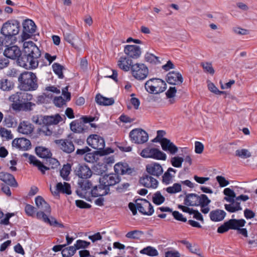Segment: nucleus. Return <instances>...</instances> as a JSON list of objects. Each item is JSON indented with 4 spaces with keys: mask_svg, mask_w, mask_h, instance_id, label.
<instances>
[{
    "mask_svg": "<svg viewBox=\"0 0 257 257\" xmlns=\"http://www.w3.org/2000/svg\"><path fill=\"white\" fill-rule=\"evenodd\" d=\"M23 48V54L17 60L18 64L27 69H36L39 65L41 51L32 41L24 42Z\"/></svg>",
    "mask_w": 257,
    "mask_h": 257,
    "instance_id": "obj_1",
    "label": "nucleus"
},
{
    "mask_svg": "<svg viewBox=\"0 0 257 257\" xmlns=\"http://www.w3.org/2000/svg\"><path fill=\"white\" fill-rule=\"evenodd\" d=\"M19 88L25 91H34L38 87V78L35 73L24 71L18 77Z\"/></svg>",
    "mask_w": 257,
    "mask_h": 257,
    "instance_id": "obj_2",
    "label": "nucleus"
},
{
    "mask_svg": "<svg viewBox=\"0 0 257 257\" xmlns=\"http://www.w3.org/2000/svg\"><path fill=\"white\" fill-rule=\"evenodd\" d=\"M20 26V22L16 20H9L5 23L1 30V33L3 37H0V43L2 45H6V39L10 40L19 34Z\"/></svg>",
    "mask_w": 257,
    "mask_h": 257,
    "instance_id": "obj_3",
    "label": "nucleus"
},
{
    "mask_svg": "<svg viewBox=\"0 0 257 257\" xmlns=\"http://www.w3.org/2000/svg\"><path fill=\"white\" fill-rule=\"evenodd\" d=\"M88 145L92 148L97 150L96 154L100 156H104L113 153V150L107 148L104 149L105 142L103 138L97 135H91L87 139Z\"/></svg>",
    "mask_w": 257,
    "mask_h": 257,
    "instance_id": "obj_4",
    "label": "nucleus"
},
{
    "mask_svg": "<svg viewBox=\"0 0 257 257\" xmlns=\"http://www.w3.org/2000/svg\"><path fill=\"white\" fill-rule=\"evenodd\" d=\"M145 87L147 91L150 93L159 94L166 89L167 84L161 79L152 78L145 83Z\"/></svg>",
    "mask_w": 257,
    "mask_h": 257,
    "instance_id": "obj_5",
    "label": "nucleus"
},
{
    "mask_svg": "<svg viewBox=\"0 0 257 257\" xmlns=\"http://www.w3.org/2000/svg\"><path fill=\"white\" fill-rule=\"evenodd\" d=\"M44 125L40 128V133L46 136H51L53 132L51 125L57 124L62 120L61 116L58 114L51 116H44Z\"/></svg>",
    "mask_w": 257,
    "mask_h": 257,
    "instance_id": "obj_6",
    "label": "nucleus"
},
{
    "mask_svg": "<svg viewBox=\"0 0 257 257\" xmlns=\"http://www.w3.org/2000/svg\"><path fill=\"white\" fill-rule=\"evenodd\" d=\"M140 155L143 158L155 160H166L167 158L166 154L159 149L150 147L144 149Z\"/></svg>",
    "mask_w": 257,
    "mask_h": 257,
    "instance_id": "obj_7",
    "label": "nucleus"
},
{
    "mask_svg": "<svg viewBox=\"0 0 257 257\" xmlns=\"http://www.w3.org/2000/svg\"><path fill=\"white\" fill-rule=\"evenodd\" d=\"M245 223V221L243 219H231L220 226L217 229V232L219 233H223L229 229H235L238 228V227L244 226Z\"/></svg>",
    "mask_w": 257,
    "mask_h": 257,
    "instance_id": "obj_8",
    "label": "nucleus"
},
{
    "mask_svg": "<svg viewBox=\"0 0 257 257\" xmlns=\"http://www.w3.org/2000/svg\"><path fill=\"white\" fill-rule=\"evenodd\" d=\"M132 75L139 80H144L149 74L148 67L143 63H136L132 66Z\"/></svg>",
    "mask_w": 257,
    "mask_h": 257,
    "instance_id": "obj_9",
    "label": "nucleus"
},
{
    "mask_svg": "<svg viewBox=\"0 0 257 257\" xmlns=\"http://www.w3.org/2000/svg\"><path fill=\"white\" fill-rule=\"evenodd\" d=\"M131 141L136 144H142L148 140V135L147 132L141 128H135L130 133Z\"/></svg>",
    "mask_w": 257,
    "mask_h": 257,
    "instance_id": "obj_10",
    "label": "nucleus"
},
{
    "mask_svg": "<svg viewBox=\"0 0 257 257\" xmlns=\"http://www.w3.org/2000/svg\"><path fill=\"white\" fill-rule=\"evenodd\" d=\"M23 31L21 34L22 40L28 39L35 32L36 26L35 23L31 20L27 19L22 23Z\"/></svg>",
    "mask_w": 257,
    "mask_h": 257,
    "instance_id": "obj_11",
    "label": "nucleus"
},
{
    "mask_svg": "<svg viewBox=\"0 0 257 257\" xmlns=\"http://www.w3.org/2000/svg\"><path fill=\"white\" fill-rule=\"evenodd\" d=\"M139 211L141 213L151 215L154 212V209L151 204L146 199H138L135 201Z\"/></svg>",
    "mask_w": 257,
    "mask_h": 257,
    "instance_id": "obj_12",
    "label": "nucleus"
},
{
    "mask_svg": "<svg viewBox=\"0 0 257 257\" xmlns=\"http://www.w3.org/2000/svg\"><path fill=\"white\" fill-rule=\"evenodd\" d=\"M100 184L105 187L109 188V186H113L120 181V178L116 174H110L101 176L99 178Z\"/></svg>",
    "mask_w": 257,
    "mask_h": 257,
    "instance_id": "obj_13",
    "label": "nucleus"
},
{
    "mask_svg": "<svg viewBox=\"0 0 257 257\" xmlns=\"http://www.w3.org/2000/svg\"><path fill=\"white\" fill-rule=\"evenodd\" d=\"M33 98V95L27 92H17L10 97V100L13 103H20L31 101Z\"/></svg>",
    "mask_w": 257,
    "mask_h": 257,
    "instance_id": "obj_14",
    "label": "nucleus"
},
{
    "mask_svg": "<svg viewBox=\"0 0 257 257\" xmlns=\"http://www.w3.org/2000/svg\"><path fill=\"white\" fill-rule=\"evenodd\" d=\"M50 189L54 196H59V193H65L68 195L71 194L70 185L66 182H64V184L61 182L58 183L54 189H52L51 187Z\"/></svg>",
    "mask_w": 257,
    "mask_h": 257,
    "instance_id": "obj_15",
    "label": "nucleus"
},
{
    "mask_svg": "<svg viewBox=\"0 0 257 257\" xmlns=\"http://www.w3.org/2000/svg\"><path fill=\"white\" fill-rule=\"evenodd\" d=\"M124 52L127 57L137 59L141 54V50L139 46L135 45H128L125 46Z\"/></svg>",
    "mask_w": 257,
    "mask_h": 257,
    "instance_id": "obj_16",
    "label": "nucleus"
},
{
    "mask_svg": "<svg viewBox=\"0 0 257 257\" xmlns=\"http://www.w3.org/2000/svg\"><path fill=\"white\" fill-rule=\"evenodd\" d=\"M75 174L79 178L83 179H88L92 175V171L86 165L79 164L75 169Z\"/></svg>",
    "mask_w": 257,
    "mask_h": 257,
    "instance_id": "obj_17",
    "label": "nucleus"
},
{
    "mask_svg": "<svg viewBox=\"0 0 257 257\" xmlns=\"http://www.w3.org/2000/svg\"><path fill=\"white\" fill-rule=\"evenodd\" d=\"M23 156L28 159V161L30 164H33L34 166L37 167L42 174H44L46 170H49V167L44 165L40 161L37 160L34 156L26 153L23 154Z\"/></svg>",
    "mask_w": 257,
    "mask_h": 257,
    "instance_id": "obj_18",
    "label": "nucleus"
},
{
    "mask_svg": "<svg viewBox=\"0 0 257 257\" xmlns=\"http://www.w3.org/2000/svg\"><path fill=\"white\" fill-rule=\"evenodd\" d=\"M4 54L5 56L12 59H19L22 55L21 51L17 46H12L8 47L4 51Z\"/></svg>",
    "mask_w": 257,
    "mask_h": 257,
    "instance_id": "obj_19",
    "label": "nucleus"
},
{
    "mask_svg": "<svg viewBox=\"0 0 257 257\" xmlns=\"http://www.w3.org/2000/svg\"><path fill=\"white\" fill-rule=\"evenodd\" d=\"M162 149L171 154L174 155L177 153L178 149L173 143L167 138H164L160 141Z\"/></svg>",
    "mask_w": 257,
    "mask_h": 257,
    "instance_id": "obj_20",
    "label": "nucleus"
},
{
    "mask_svg": "<svg viewBox=\"0 0 257 257\" xmlns=\"http://www.w3.org/2000/svg\"><path fill=\"white\" fill-rule=\"evenodd\" d=\"M141 185L147 187L155 189L158 187V181L150 175H145L140 178Z\"/></svg>",
    "mask_w": 257,
    "mask_h": 257,
    "instance_id": "obj_21",
    "label": "nucleus"
},
{
    "mask_svg": "<svg viewBox=\"0 0 257 257\" xmlns=\"http://www.w3.org/2000/svg\"><path fill=\"white\" fill-rule=\"evenodd\" d=\"M197 206H200L201 211L204 214L208 213L210 211L209 204L211 200L208 197L203 194L199 195Z\"/></svg>",
    "mask_w": 257,
    "mask_h": 257,
    "instance_id": "obj_22",
    "label": "nucleus"
},
{
    "mask_svg": "<svg viewBox=\"0 0 257 257\" xmlns=\"http://www.w3.org/2000/svg\"><path fill=\"white\" fill-rule=\"evenodd\" d=\"M114 169L117 175H130L133 172V169L130 168L128 165L125 163L116 164L114 166Z\"/></svg>",
    "mask_w": 257,
    "mask_h": 257,
    "instance_id": "obj_23",
    "label": "nucleus"
},
{
    "mask_svg": "<svg viewBox=\"0 0 257 257\" xmlns=\"http://www.w3.org/2000/svg\"><path fill=\"white\" fill-rule=\"evenodd\" d=\"M146 171L150 175L156 177H159L163 172L161 165L157 163L148 165L146 166Z\"/></svg>",
    "mask_w": 257,
    "mask_h": 257,
    "instance_id": "obj_24",
    "label": "nucleus"
},
{
    "mask_svg": "<svg viewBox=\"0 0 257 257\" xmlns=\"http://www.w3.org/2000/svg\"><path fill=\"white\" fill-rule=\"evenodd\" d=\"M12 146L20 150H27L31 147V142L24 138L15 139L13 141Z\"/></svg>",
    "mask_w": 257,
    "mask_h": 257,
    "instance_id": "obj_25",
    "label": "nucleus"
},
{
    "mask_svg": "<svg viewBox=\"0 0 257 257\" xmlns=\"http://www.w3.org/2000/svg\"><path fill=\"white\" fill-rule=\"evenodd\" d=\"M35 105V104L29 101L20 103H12L11 107L12 109L17 111H30L32 109V107Z\"/></svg>",
    "mask_w": 257,
    "mask_h": 257,
    "instance_id": "obj_26",
    "label": "nucleus"
},
{
    "mask_svg": "<svg viewBox=\"0 0 257 257\" xmlns=\"http://www.w3.org/2000/svg\"><path fill=\"white\" fill-rule=\"evenodd\" d=\"M56 144L60 146L61 149L67 153H70L74 151L75 148L71 141L63 140H57L55 141Z\"/></svg>",
    "mask_w": 257,
    "mask_h": 257,
    "instance_id": "obj_27",
    "label": "nucleus"
},
{
    "mask_svg": "<svg viewBox=\"0 0 257 257\" xmlns=\"http://www.w3.org/2000/svg\"><path fill=\"white\" fill-rule=\"evenodd\" d=\"M183 77L179 73L174 71L169 72L167 74V82L171 84H180L183 82Z\"/></svg>",
    "mask_w": 257,
    "mask_h": 257,
    "instance_id": "obj_28",
    "label": "nucleus"
},
{
    "mask_svg": "<svg viewBox=\"0 0 257 257\" xmlns=\"http://www.w3.org/2000/svg\"><path fill=\"white\" fill-rule=\"evenodd\" d=\"M0 180L12 187H16L18 185L15 177L8 173L0 172Z\"/></svg>",
    "mask_w": 257,
    "mask_h": 257,
    "instance_id": "obj_29",
    "label": "nucleus"
},
{
    "mask_svg": "<svg viewBox=\"0 0 257 257\" xmlns=\"http://www.w3.org/2000/svg\"><path fill=\"white\" fill-rule=\"evenodd\" d=\"M132 61L128 57L122 56L120 57L117 62L118 67L124 71H128L131 69Z\"/></svg>",
    "mask_w": 257,
    "mask_h": 257,
    "instance_id": "obj_30",
    "label": "nucleus"
},
{
    "mask_svg": "<svg viewBox=\"0 0 257 257\" xmlns=\"http://www.w3.org/2000/svg\"><path fill=\"white\" fill-rule=\"evenodd\" d=\"M34 127L33 125L27 121H23L21 122L18 127L19 133L29 135L32 133Z\"/></svg>",
    "mask_w": 257,
    "mask_h": 257,
    "instance_id": "obj_31",
    "label": "nucleus"
},
{
    "mask_svg": "<svg viewBox=\"0 0 257 257\" xmlns=\"http://www.w3.org/2000/svg\"><path fill=\"white\" fill-rule=\"evenodd\" d=\"M35 203L38 209L45 211L46 213H50V206L44 200V199L41 196H38L35 198Z\"/></svg>",
    "mask_w": 257,
    "mask_h": 257,
    "instance_id": "obj_32",
    "label": "nucleus"
},
{
    "mask_svg": "<svg viewBox=\"0 0 257 257\" xmlns=\"http://www.w3.org/2000/svg\"><path fill=\"white\" fill-rule=\"evenodd\" d=\"M109 188L105 187L103 185L100 184L98 186H95L91 191L92 196L97 197L106 195L108 194Z\"/></svg>",
    "mask_w": 257,
    "mask_h": 257,
    "instance_id": "obj_33",
    "label": "nucleus"
},
{
    "mask_svg": "<svg viewBox=\"0 0 257 257\" xmlns=\"http://www.w3.org/2000/svg\"><path fill=\"white\" fill-rule=\"evenodd\" d=\"M71 130L75 133H81L86 131L87 127L81 121L75 120L70 123Z\"/></svg>",
    "mask_w": 257,
    "mask_h": 257,
    "instance_id": "obj_34",
    "label": "nucleus"
},
{
    "mask_svg": "<svg viewBox=\"0 0 257 257\" xmlns=\"http://www.w3.org/2000/svg\"><path fill=\"white\" fill-rule=\"evenodd\" d=\"M225 215V212L220 209L212 210L209 213L210 219L212 221L215 222L222 220L224 218Z\"/></svg>",
    "mask_w": 257,
    "mask_h": 257,
    "instance_id": "obj_35",
    "label": "nucleus"
},
{
    "mask_svg": "<svg viewBox=\"0 0 257 257\" xmlns=\"http://www.w3.org/2000/svg\"><path fill=\"white\" fill-rule=\"evenodd\" d=\"M95 101L97 104L100 105H111L114 103V100L113 98H107L103 96L100 94L96 95Z\"/></svg>",
    "mask_w": 257,
    "mask_h": 257,
    "instance_id": "obj_36",
    "label": "nucleus"
},
{
    "mask_svg": "<svg viewBox=\"0 0 257 257\" xmlns=\"http://www.w3.org/2000/svg\"><path fill=\"white\" fill-rule=\"evenodd\" d=\"M199 195L196 194H189L184 199V204L187 206H197Z\"/></svg>",
    "mask_w": 257,
    "mask_h": 257,
    "instance_id": "obj_37",
    "label": "nucleus"
},
{
    "mask_svg": "<svg viewBox=\"0 0 257 257\" xmlns=\"http://www.w3.org/2000/svg\"><path fill=\"white\" fill-rule=\"evenodd\" d=\"M37 155L41 158L48 159L51 156L50 151L43 147H37L35 149Z\"/></svg>",
    "mask_w": 257,
    "mask_h": 257,
    "instance_id": "obj_38",
    "label": "nucleus"
},
{
    "mask_svg": "<svg viewBox=\"0 0 257 257\" xmlns=\"http://www.w3.org/2000/svg\"><path fill=\"white\" fill-rule=\"evenodd\" d=\"M180 242L185 245L192 253L200 255L199 248L196 244H192L186 240H182Z\"/></svg>",
    "mask_w": 257,
    "mask_h": 257,
    "instance_id": "obj_39",
    "label": "nucleus"
},
{
    "mask_svg": "<svg viewBox=\"0 0 257 257\" xmlns=\"http://www.w3.org/2000/svg\"><path fill=\"white\" fill-rule=\"evenodd\" d=\"M144 234V232L141 230H134L128 232L125 237L132 239L140 240Z\"/></svg>",
    "mask_w": 257,
    "mask_h": 257,
    "instance_id": "obj_40",
    "label": "nucleus"
},
{
    "mask_svg": "<svg viewBox=\"0 0 257 257\" xmlns=\"http://www.w3.org/2000/svg\"><path fill=\"white\" fill-rule=\"evenodd\" d=\"M142 254H147L151 256H156L159 254L158 250L152 246H147L140 251Z\"/></svg>",
    "mask_w": 257,
    "mask_h": 257,
    "instance_id": "obj_41",
    "label": "nucleus"
},
{
    "mask_svg": "<svg viewBox=\"0 0 257 257\" xmlns=\"http://www.w3.org/2000/svg\"><path fill=\"white\" fill-rule=\"evenodd\" d=\"M78 186L81 191H87L90 189L92 184L87 179H83L78 181Z\"/></svg>",
    "mask_w": 257,
    "mask_h": 257,
    "instance_id": "obj_42",
    "label": "nucleus"
},
{
    "mask_svg": "<svg viewBox=\"0 0 257 257\" xmlns=\"http://www.w3.org/2000/svg\"><path fill=\"white\" fill-rule=\"evenodd\" d=\"M76 248L74 246H71L63 248L62 250L61 253L63 257H71L76 252Z\"/></svg>",
    "mask_w": 257,
    "mask_h": 257,
    "instance_id": "obj_43",
    "label": "nucleus"
},
{
    "mask_svg": "<svg viewBox=\"0 0 257 257\" xmlns=\"http://www.w3.org/2000/svg\"><path fill=\"white\" fill-rule=\"evenodd\" d=\"M71 166L69 164L65 165L63 166L62 169L60 170V175L63 179L68 181L69 180L68 176L70 173Z\"/></svg>",
    "mask_w": 257,
    "mask_h": 257,
    "instance_id": "obj_44",
    "label": "nucleus"
},
{
    "mask_svg": "<svg viewBox=\"0 0 257 257\" xmlns=\"http://www.w3.org/2000/svg\"><path fill=\"white\" fill-rule=\"evenodd\" d=\"M13 87V85L8 79L0 81V88L4 91H9Z\"/></svg>",
    "mask_w": 257,
    "mask_h": 257,
    "instance_id": "obj_45",
    "label": "nucleus"
},
{
    "mask_svg": "<svg viewBox=\"0 0 257 257\" xmlns=\"http://www.w3.org/2000/svg\"><path fill=\"white\" fill-rule=\"evenodd\" d=\"M183 161L184 159L179 156L172 157L170 161L172 165L176 168H181Z\"/></svg>",
    "mask_w": 257,
    "mask_h": 257,
    "instance_id": "obj_46",
    "label": "nucleus"
},
{
    "mask_svg": "<svg viewBox=\"0 0 257 257\" xmlns=\"http://www.w3.org/2000/svg\"><path fill=\"white\" fill-rule=\"evenodd\" d=\"M53 69L54 72L60 78H63L64 77L62 70L64 67L60 64L55 63L52 65Z\"/></svg>",
    "mask_w": 257,
    "mask_h": 257,
    "instance_id": "obj_47",
    "label": "nucleus"
},
{
    "mask_svg": "<svg viewBox=\"0 0 257 257\" xmlns=\"http://www.w3.org/2000/svg\"><path fill=\"white\" fill-rule=\"evenodd\" d=\"M166 191L170 194H174L181 191V185L179 183H175L172 186L167 187Z\"/></svg>",
    "mask_w": 257,
    "mask_h": 257,
    "instance_id": "obj_48",
    "label": "nucleus"
},
{
    "mask_svg": "<svg viewBox=\"0 0 257 257\" xmlns=\"http://www.w3.org/2000/svg\"><path fill=\"white\" fill-rule=\"evenodd\" d=\"M94 170L97 175H101L107 170L106 165L103 163H98L94 166Z\"/></svg>",
    "mask_w": 257,
    "mask_h": 257,
    "instance_id": "obj_49",
    "label": "nucleus"
},
{
    "mask_svg": "<svg viewBox=\"0 0 257 257\" xmlns=\"http://www.w3.org/2000/svg\"><path fill=\"white\" fill-rule=\"evenodd\" d=\"M235 155L242 159H246L251 156L250 152L246 149L236 150L235 151Z\"/></svg>",
    "mask_w": 257,
    "mask_h": 257,
    "instance_id": "obj_50",
    "label": "nucleus"
},
{
    "mask_svg": "<svg viewBox=\"0 0 257 257\" xmlns=\"http://www.w3.org/2000/svg\"><path fill=\"white\" fill-rule=\"evenodd\" d=\"M153 202L157 205H160L165 201V198L161 195L160 192H157L153 197Z\"/></svg>",
    "mask_w": 257,
    "mask_h": 257,
    "instance_id": "obj_51",
    "label": "nucleus"
},
{
    "mask_svg": "<svg viewBox=\"0 0 257 257\" xmlns=\"http://www.w3.org/2000/svg\"><path fill=\"white\" fill-rule=\"evenodd\" d=\"M89 244V242L79 239L76 241V242L74 244V246H75V248H76V250L77 249H79L80 248H85L87 247Z\"/></svg>",
    "mask_w": 257,
    "mask_h": 257,
    "instance_id": "obj_52",
    "label": "nucleus"
},
{
    "mask_svg": "<svg viewBox=\"0 0 257 257\" xmlns=\"http://www.w3.org/2000/svg\"><path fill=\"white\" fill-rule=\"evenodd\" d=\"M201 66L203 67L204 70L211 74L214 73V70L212 66V64L209 62H202Z\"/></svg>",
    "mask_w": 257,
    "mask_h": 257,
    "instance_id": "obj_53",
    "label": "nucleus"
},
{
    "mask_svg": "<svg viewBox=\"0 0 257 257\" xmlns=\"http://www.w3.org/2000/svg\"><path fill=\"white\" fill-rule=\"evenodd\" d=\"M0 135L3 138H5L8 140L12 139L13 138V136L12 134L11 131L8 130L5 128H0Z\"/></svg>",
    "mask_w": 257,
    "mask_h": 257,
    "instance_id": "obj_54",
    "label": "nucleus"
},
{
    "mask_svg": "<svg viewBox=\"0 0 257 257\" xmlns=\"http://www.w3.org/2000/svg\"><path fill=\"white\" fill-rule=\"evenodd\" d=\"M159 58L156 57L154 55L147 53L145 55V59L147 62L153 63H157V62L160 63V61L158 60Z\"/></svg>",
    "mask_w": 257,
    "mask_h": 257,
    "instance_id": "obj_55",
    "label": "nucleus"
},
{
    "mask_svg": "<svg viewBox=\"0 0 257 257\" xmlns=\"http://www.w3.org/2000/svg\"><path fill=\"white\" fill-rule=\"evenodd\" d=\"M6 125L8 127H15L17 125V122L14 118L9 116L5 119Z\"/></svg>",
    "mask_w": 257,
    "mask_h": 257,
    "instance_id": "obj_56",
    "label": "nucleus"
},
{
    "mask_svg": "<svg viewBox=\"0 0 257 257\" xmlns=\"http://www.w3.org/2000/svg\"><path fill=\"white\" fill-rule=\"evenodd\" d=\"M208 89L212 92V93H214L216 94H221L225 93L224 91H220L218 90V89L215 86V85L211 82H209L208 83Z\"/></svg>",
    "mask_w": 257,
    "mask_h": 257,
    "instance_id": "obj_57",
    "label": "nucleus"
},
{
    "mask_svg": "<svg viewBox=\"0 0 257 257\" xmlns=\"http://www.w3.org/2000/svg\"><path fill=\"white\" fill-rule=\"evenodd\" d=\"M44 116L42 115H34L32 118L33 122L39 125H44Z\"/></svg>",
    "mask_w": 257,
    "mask_h": 257,
    "instance_id": "obj_58",
    "label": "nucleus"
},
{
    "mask_svg": "<svg viewBox=\"0 0 257 257\" xmlns=\"http://www.w3.org/2000/svg\"><path fill=\"white\" fill-rule=\"evenodd\" d=\"M47 164L50 166L51 168H56L59 166V163L57 160L50 157L47 160Z\"/></svg>",
    "mask_w": 257,
    "mask_h": 257,
    "instance_id": "obj_59",
    "label": "nucleus"
},
{
    "mask_svg": "<svg viewBox=\"0 0 257 257\" xmlns=\"http://www.w3.org/2000/svg\"><path fill=\"white\" fill-rule=\"evenodd\" d=\"M216 179L220 186L221 187L226 186L229 183L228 181L226 180L224 177L221 176H217Z\"/></svg>",
    "mask_w": 257,
    "mask_h": 257,
    "instance_id": "obj_60",
    "label": "nucleus"
},
{
    "mask_svg": "<svg viewBox=\"0 0 257 257\" xmlns=\"http://www.w3.org/2000/svg\"><path fill=\"white\" fill-rule=\"evenodd\" d=\"M66 100L64 99L62 96L56 97L54 98L53 102L57 107H61L65 104Z\"/></svg>",
    "mask_w": 257,
    "mask_h": 257,
    "instance_id": "obj_61",
    "label": "nucleus"
},
{
    "mask_svg": "<svg viewBox=\"0 0 257 257\" xmlns=\"http://www.w3.org/2000/svg\"><path fill=\"white\" fill-rule=\"evenodd\" d=\"M25 212L26 214L30 216H33L35 212V208L31 205L27 204L25 206Z\"/></svg>",
    "mask_w": 257,
    "mask_h": 257,
    "instance_id": "obj_62",
    "label": "nucleus"
},
{
    "mask_svg": "<svg viewBox=\"0 0 257 257\" xmlns=\"http://www.w3.org/2000/svg\"><path fill=\"white\" fill-rule=\"evenodd\" d=\"M173 178V176H172L169 172H166L163 176L162 181L165 184H169Z\"/></svg>",
    "mask_w": 257,
    "mask_h": 257,
    "instance_id": "obj_63",
    "label": "nucleus"
},
{
    "mask_svg": "<svg viewBox=\"0 0 257 257\" xmlns=\"http://www.w3.org/2000/svg\"><path fill=\"white\" fill-rule=\"evenodd\" d=\"M165 257H181L180 253L176 250H171L165 252Z\"/></svg>",
    "mask_w": 257,
    "mask_h": 257,
    "instance_id": "obj_64",
    "label": "nucleus"
}]
</instances>
